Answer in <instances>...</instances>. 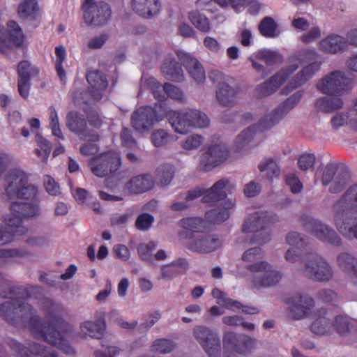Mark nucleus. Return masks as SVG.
Instances as JSON below:
<instances>
[{
    "mask_svg": "<svg viewBox=\"0 0 357 357\" xmlns=\"http://www.w3.org/2000/svg\"><path fill=\"white\" fill-rule=\"evenodd\" d=\"M39 290L36 286H13L0 273V297L10 299L0 305V317L8 324L20 328H24L29 320V328L33 337L48 342L66 354L75 355V349L64 336L71 329L62 318V305L50 298L44 299L43 307L49 321L47 324L46 321L33 314L31 305L24 303V300L31 298Z\"/></svg>",
    "mask_w": 357,
    "mask_h": 357,
    "instance_id": "nucleus-1",
    "label": "nucleus"
},
{
    "mask_svg": "<svg viewBox=\"0 0 357 357\" xmlns=\"http://www.w3.org/2000/svg\"><path fill=\"white\" fill-rule=\"evenodd\" d=\"M333 210L338 231L347 238H357V183L349 187Z\"/></svg>",
    "mask_w": 357,
    "mask_h": 357,
    "instance_id": "nucleus-2",
    "label": "nucleus"
},
{
    "mask_svg": "<svg viewBox=\"0 0 357 357\" xmlns=\"http://www.w3.org/2000/svg\"><path fill=\"white\" fill-rule=\"evenodd\" d=\"M303 95V91H298L289 97L268 116L259 121L257 124H253L241 132L235 139V147L237 151H241L251 142L257 131H264L271 128L278 123L287 113L298 104Z\"/></svg>",
    "mask_w": 357,
    "mask_h": 357,
    "instance_id": "nucleus-3",
    "label": "nucleus"
},
{
    "mask_svg": "<svg viewBox=\"0 0 357 357\" xmlns=\"http://www.w3.org/2000/svg\"><path fill=\"white\" fill-rule=\"evenodd\" d=\"M168 112L167 106L165 103H155L153 107H140L131 115V126L138 132H148L155 124L165 118L168 119Z\"/></svg>",
    "mask_w": 357,
    "mask_h": 357,
    "instance_id": "nucleus-4",
    "label": "nucleus"
},
{
    "mask_svg": "<svg viewBox=\"0 0 357 357\" xmlns=\"http://www.w3.org/2000/svg\"><path fill=\"white\" fill-rule=\"evenodd\" d=\"M278 221V216L272 212L257 211L250 214L242 226V231L245 233H255L252 242L264 244L268 242L271 237L268 229Z\"/></svg>",
    "mask_w": 357,
    "mask_h": 357,
    "instance_id": "nucleus-5",
    "label": "nucleus"
},
{
    "mask_svg": "<svg viewBox=\"0 0 357 357\" xmlns=\"http://www.w3.org/2000/svg\"><path fill=\"white\" fill-rule=\"evenodd\" d=\"M168 121L175 132L185 134L193 128H206L209 124L207 116L198 109L169 110Z\"/></svg>",
    "mask_w": 357,
    "mask_h": 357,
    "instance_id": "nucleus-6",
    "label": "nucleus"
},
{
    "mask_svg": "<svg viewBox=\"0 0 357 357\" xmlns=\"http://www.w3.org/2000/svg\"><path fill=\"white\" fill-rule=\"evenodd\" d=\"M7 183L5 190L10 199L19 198L35 199L38 195L36 186L29 183V177L24 172L18 169H11L6 176Z\"/></svg>",
    "mask_w": 357,
    "mask_h": 357,
    "instance_id": "nucleus-7",
    "label": "nucleus"
},
{
    "mask_svg": "<svg viewBox=\"0 0 357 357\" xmlns=\"http://www.w3.org/2000/svg\"><path fill=\"white\" fill-rule=\"evenodd\" d=\"M319 54L313 49H305L298 54V59L301 62H310L298 72L289 81L286 88L282 90V94H288L292 90L303 85L306 82L312 78L317 73L322 64L321 61H318Z\"/></svg>",
    "mask_w": 357,
    "mask_h": 357,
    "instance_id": "nucleus-8",
    "label": "nucleus"
},
{
    "mask_svg": "<svg viewBox=\"0 0 357 357\" xmlns=\"http://www.w3.org/2000/svg\"><path fill=\"white\" fill-rule=\"evenodd\" d=\"M10 215L4 222L10 228L15 227L16 233L22 235L27 232V228L22 225L24 218H32L39 214L40 207L37 204L15 202L10 204Z\"/></svg>",
    "mask_w": 357,
    "mask_h": 357,
    "instance_id": "nucleus-9",
    "label": "nucleus"
},
{
    "mask_svg": "<svg viewBox=\"0 0 357 357\" xmlns=\"http://www.w3.org/2000/svg\"><path fill=\"white\" fill-rule=\"evenodd\" d=\"M351 182L349 170L343 166L328 164L323 172L321 183L326 186L330 184L329 192L336 194L342 191Z\"/></svg>",
    "mask_w": 357,
    "mask_h": 357,
    "instance_id": "nucleus-10",
    "label": "nucleus"
},
{
    "mask_svg": "<svg viewBox=\"0 0 357 357\" xmlns=\"http://www.w3.org/2000/svg\"><path fill=\"white\" fill-rule=\"evenodd\" d=\"M179 237L186 239L185 246L194 252L209 253L220 248L222 244V239L217 235L195 236L192 233L181 231Z\"/></svg>",
    "mask_w": 357,
    "mask_h": 357,
    "instance_id": "nucleus-11",
    "label": "nucleus"
},
{
    "mask_svg": "<svg viewBox=\"0 0 357 357\" xmlns=\"http://www.w3.org/2000/svg\"><path fill=\"white\" fill-rule=\"evenodd\" d=\"M85 23L89 26H103L110 20L112 9L105 1L85 0L82 6Z\"/></svg>",
    "mask_w": 357,
    "mask_h": 357,
    "instance_id": "nucleus-12",
    "label": "nucleus"
},
{
    "mask_svg": "<svg viewBox=\"0 0 357 357\" xmlns=\"http://www.w3.org/2000/svg\"><path fill=\"white\" fill-rule=\"evenodd\" d=\"M300 222L307 232L312 234L320 241L333 245L339 246L341 245V238L335 231L318 220L303 214L300 218Z\"/></svg>",
    "mask_w": 357,
    "mask_h": 357,
    "instance_id": "nucleus-13",
    "label": "nucleus"
},
{
    "mask_svg": "<svg viewBox=\"0 0 357 357\" xmlns=\"http://www.w3.org/2000/svg\"><path fill=\"white\" fill-rule=\"evenodd\" d=\"M89 165L94 175L104 177L116 172L121 166V160L119 153L109 151L93 157Z\"/></svg>",
    "mask_w": 357,
    "mask_h": 357,
    "instance_id": "nucleus-14",
    "label": "nucleus"
},
{
    "mask_svg": "<svg viewBox=\"0 0 357 357\" xmlns=\"http://www.w3.org/2000/svg\"><path fill=\"white\" fill-rule=\"evenodd\" d=\"M350 79L340 70L333 71L319 80L317 89L328 96H341L350 89Z\"/></svg>",
    "mask_w": 357,
    "mask_h": 357,
    "instance_id": "nucleus-15",
    "label": "nucleus"
},
{
    "mask_svg": "<svg viewBox=\"0 0 357 357\" xmlns=\"http://www.w3.org/2000/svg\"><path fill=\"white\" fill-rule=\"evenodd\" d=\"M304 273L308 278L319 282H327L333 275L330 265L314 252L307 253Z\"/></svg>",
    "mask_w": 357,
    "mask_h": 357,
    "instance_id": "nucleus-16",
    "label": "nucleus"
},
{
    "mask_svg": "<svg viewBox=\"0 0 357 357\" xmlns=\"http://www.w3.org/2000/svg\"><path fill=\"white\" fill-rule=\"evenodd\" d=\"M304 273L308 278L319 282H327L333 275L330 265L314 252L307 253Z\"/></svg>",
    "mask_w": 357,
    "mask_h": 357,
    "instance_id": "nucleus-17",
    "label": "nucleus"
},
{
    "mask_svg": "<svg viewBox=\"0 0 357 357\" xmlns=\"http://www.w3.org/2000/svg\"><path fill=\"white\" fill-rule=\"evenodd\" d=\"M298 68V63H294L287 68H282L268 79L256 87L255 90V96L257 98H262L273 94Z\"/></svg>",
    "mask_w": 357,
    "mask_h": 357,
    "instance_id": "nucleus-18",
    "label": "nucleus"
},
{
    "mask_svg": "<svg viewBox=\"0 0 357 357\" xmlns=\"http://www.w3.org/2000/svg\"><path fill=\"white\" fill-rule=\"evenodd\" d=\"M228 183L227 179L222 178L215 183L211 188L206 190L199 187L196 188L188 191L185 199L191 201L203 195L202 199L203 203L209 206L215 205L218 202L226 198L227 194L225 189Z\"/></svg>",
    "mask_w": 357,
    "mask_h": 357,
    "instance_id": "nucleus-19",
    "label": "nucleus"
},
{
    "mask_svg": "<svg viewBox=\"0 0 357 357\" xmlns=\"http://www.w3.org/2000/svg\"><path fill=\"white\" fill-rule=\"evenodd\" d=\"M4 342L15 357H58L55 350L40 344L32 343L26 347L11 337H7Z\"/></svg>",
    "mask_w": 357,
    "mask_h": 357,
    "instance_id": "nucleus-20",
    "label": "nucleus"
},
{
    "mask_svg": "<svg viewBox=\"0 0 357 357\" xmlns=\"http://www.w3.org/2000/svg\"><path fill=\"white\" fill-rule=\"evenodd\" d=\"M229 150L222 143L209 146L202 154L199 169L204 172H210L223 163L229 157Z\"/></svg>",
    "mask_w": 357,
    "mask_h": 357,
    "instance_id": "nucleus-21",
    "label": "nucleus"
},
{
    "mask_svg": "<svg viewBox=\"0 0 357 357\" xmlns=\"http://www.w3.org/2000/svg\"><path fill=\"white\" fill-rule=\"evenodd\" d=\"M193 335L209 357H220V339L215 333L206 326H197Z\"/></svg>",
    "mask_w": 357,
    "mask_h": 357,
    "instance_id": "nucleus-22",
    "label": "nucleus"
},
{
    "mask_svg": "<svg viewBox=\"0 0 357 357\" xmlns=\"http://www.w3.org/2000/svg\"><path fill=\"white\" fill-rule=\"evenodd\" d=\"M246 268L252 273H261L260 279H254L255 288L268 287L275 285L282 278L280 272L273 270L272 266L266 261H261L249 264Z\"/></svg>",
    "mask_w": 357,
    "mask_h": 357,
    "instance_id": "nucleus-23",
    "label": "nucleus"
},
{
    "mask_svg": "<svg viewBox=\"0 0 357 357\" xmlns=\"http://www.w3.org/2000/svg\"><path fill=\"white\" fill-rule=\"evenodd\" d=\"M66 126L73 132L82 137H91L93 141H98L100 135L98 132L91 130L87 127V121L82 114L77 111H70L66 116Z\"/></svg>",
    "mask_w": 357,
    "mask_h": 357,
    "instance_id": "nucleus-24",
    "label": "nucleus"
},
{
    "mask_svg": "<svg viewBox=\"0 0 357 357\" xmlns=\"http://www.w3.org/2000/svg\"><path fill=\"white\" fill-rule=\"evenodd\" d=\"M290 314L295 319L307 317L314 307V300L309 296L296 294L286 299Z\"/></svg>",
    "mask_w": 357,
    "mask_h": 357,
    "instance_id": "nucleus-25",
    "label": "nucleus"
},
{
    "mask_svg": "<svg viewBox=\"0 0 357 357\" xmlns=\"http://www.w3.org/2000/svg\"><path fill=\"white\" fill-rule=\"evenodd\" d=\"M255 340L244 334H236L227 332L223 337L225 349L238 354H245L250 351L255 345Z\"/></svg>",
    "mask_w": 357,
    "mask_h": 357,
    "instance_id": "nucleus-26",
    "label": "nucleus"
},
{
    "mask_svg": "<svg viewBox=\"0 0 357 357\" xmlns=\"http://www.w3.org/2000/svg\"><path fill=\"white\" fill-rule=\"evenodd\" d=\"M39 72V69L37 67L31 66L28 61H22L18 64V91L24 98H28L29 95L31 78L37 76Z\"/></svg>",
    "mask_w": 357,
    "mask_h": 357,
    "instance_id": "nucleus-27",
    "label": "nucleus"
},
{
    "mask_svg": "<svg viewBox=\"0 0 357 357\" xmlns=\"http://www.w3.org/2000/svg\"><path fill=\"white\" fill-rule=\"evenodd\" d=\"M176 56L188 74L195 82L198 84L204 82L206 78L204 69L195 57L181 50L176 51Z\"/></svg>",
    "mask_w": 357,
    "mask_h": 357,
    "instance_id": "nucleus-28",
    "label": "nucleus"
},
{
    "mask_svg": "<svg viewBox=\"0 0 357 357\" xmlns=\"http://www.w3.org/2000/svg\"><path fill=\"white\" fill-rule=\"evenodd\" d=\"M9 39L0 36V52L6 54L12 47H20L24 43V34L20 26L15 21H9L7 23Z\"/></svg>",
    "mask_w": 357,
    "mask_h": 357,
    "instance_id": "nucleus-29",
    "label": "nucleus"
},
{
    "mask_svg": "<svg viewBox=\"0 0 357 357\" xmlns=\"http://www.w3.org/2000/svg\"><path fill=\"white\" fill-rule=\"evenodd\" d=\"M130 5L136 15L147 20L158 15L161 10L160 0H131Z\"/></svg>",
    "mask_w": 357,
    "mask_h": 357,
    "instance_id": "nucleus-30",
    "label": "nucleus"
},
{
    "mask_svg": "<svg viewBox=\"0 0 357 357\" xmlns=\"http://www.w3.org/2000/svg\"><path fill=\"white\" fill-rule=\"evenodd\" d=\"M155 181L149 174H141L132 177L124 185V190L130 195L142 194L151 190Z\"/></svg>",
    "mask_w": 357,
    "mask_h": 357,
    "instance_id": "nucleus-31",
    "label": "nucleus"
},
{
    "mask_svg": "<svg viewBox=\"0 0 357 357\" xmlns=\"http://www.w3.org/2000/svg\"><path fill=\"white\" fill-rule=\"evenodd\" d=\"M86 80L90 85L89 92L91 96L96 100H101L103 91L108 86L106 76L98 70H93L86 75Z\"/></svg>",
    "mask_w": 357,
    "mask_h": 357,
    "instance_id": "nucleus-32",
    "label": "nucleus"
},
{
    "mask_svg": "<svg viewBox=\"0 0 357 357\" xmlns=\"http://www.w3.org/2000/svg\"><path fill=\"white\" fill-rule=\"evenodd\" d=\"M286 242L291 246L285 253V259L287 261L294 263L300 259L302 255L301 250H306L307 245L300 234L297 232H290L286 237Z\"/></svg>",
    "mask_w": 357,
    "mask_h": 357,
    "instance_id": "nucleus-33",
    "label": "nucleus"
},
{
    "mask_svg": "<svg viewBox=\"0 0 357 357\" xmlns=\"http://www.w3.org/2000/svg\"><path fill=\"white\" fill-rule=\"evenodd\" d=\"M216 98L223 107L234 106L238 99L239 89L232 88L225 82H218L216 86Z\"/></svg>",
    "mask_w": 357,
    "mask_h": 357,
    "instance_id": "nucleus-34",
    "label": "nucleus"
},
{
    "mask_svg": "<svg viewBox=\"0 0 357 357\" xmlns=\"http://www.w3.org/2000/svg\"><path fill=\"white\" fill-rule=\"evenodd\" d=\"M161 71L164 77L170 81L181 82L183 79L182 67L172 55L167 56L164 60Z\"/></svg>",
    "mask_w": 357,
    "mask_h": 357,
    "instance_id": "nucleus-35",
    "label": "nucleus"
},
{
    "mask_svg": "<svg viewBox=\"0 0 357 357\" xmlns=\"http://www.w3.org/2000/svg\"><path fill=\"white\" fill-rule=\"evenodd\" d=\"M231 200H226L221 206L207 211L205 214L206 219L214 224L222 223L230 216V210L234 207Z\"/></svg>",
    "mask_w": 357,
    "mask_h": 357,
    "instance_id": "nucleus-36",
    "label": "nucleus"
},
{
    "mask_svg": "<svg viewBox=\"0 0 357 357\" xmlns=\"http://www.w3.org/2000/svg\"><path fill=\"white\" fill-rule=\"evenodd\" d=\"M80 329L86 335H89L96 339H101L103 337L106 329L105 318L102 317L95 321H84L80 325Z\"/></svg>",
    "mask_w": 357,
    "mask_h": 357,
    "instance_id": "nucleus-37",
    "label": "nucleus"
},
{
    "mask_svg": "<svg viewBox=\"0 0 357 357\" xmlns=\"http://www.w3.org/2000/svg\"><path fill=\"white\" fill-rule=\"evenodd\" d=\"M320 50L331 54H336L347 46V41L338 35L328 36L319 43Z\"/></svg>",
    "mask_w": 357,
    "mask_h": 357,
    "instance_id": "nucleus-38",
    "label": "nucleus"
},
{
    "mask_svg": "<svg viewBox=\"0 0 357 357\" xmlns=\"http://www.w3.org/2000/svg\"><path fill=\"white\" fill-rule=\"evenodd\" d=\"M356 111L354 109H352L345 114H336L331 121L332 127L334 129H337L338 128L346 125L349 126L354 131H356L357 119L356 118Z\"/></svg>",
    "mask_w": 357,
    "mask_h": 357,
    "instance_id": "nucleus-39",
    "label": "nucleus"
},
{
    "mask_svg": "<svg viewBox=\"0 0 357 357\" xmlns=\"http://www.w3.org/2000/svg\"><path fill=\"white\" fill-rule=\"evenodd\" d=\"M255 57L258 60L264 61L268 66L280 65L284 61V57L279 52L269 49L258 50Z\"/></svg>",
    "mask_w": 357,
    "mask_h": 357,
    "instance_id": "nucleus-40",
    "label": "nucleus"
},
{
    "mask_svg": "<svg viewBox=\"0 0 357 357\" xmlns=\"http://www.w3.org/2000/svg\"><path fill=\"white\" fill-rule=\"evenodd\" d=\"M337 263L340 268L349 277L357 276V260L354 256L347 252L342 253L337 257Z\"/></svg>",
    "mask_w": 357,
    "mask_h": 357,
    "instance_id": "nucleus-41",
    "label": "nucleus"
},
{
    "mask_svg": "<svg viewBox=\"0 0 357 357\" xmlns=\"http://www.w3.org/2000/svg\"><path fill=\"white\" fill-rule=\"evenodd\" d=\"M174 167L169 163L159 165L155 171V178L161 186L168 185L174 176Z\"/></svg>",
    "mask_w": 357,
    "mask_h": 357,
    "instance_id": "nucleus-42",
    "label": "nucleus"
},
{
    "mask_svg": "<svg viewBox=\"0 0 357 357\" xmlns=\"http://www.w3.org/2000/svg\"><path fill=\"white\" fill-rule=\"evenodd\" d=\"M343 105L341 98L337 97L328 98L322 97L317 100L315 107L326 113L333 112L340 109Z\"/></svg>",
    "mask_w": 357,
    "mask_h": 357,
    "instance_id": "nucleus-43",
    "label": "nucleus"
},
{
    "mask_svg": "<svg viewBox=\"0 0 357 357\" xmlns=\"http://www.w3.org/2000/svg\"><path fill=\"white\" fill-rule=\"evenodd\" d=\"M179 226L189 233H200L206 228V222L204 219L197 217L184 218L179 221Z\"/></svg>",
    "mask_w": 357,
    "mask_h": 357,
    "instance_id": "nucleus-44",
    "label": "nucleus"
},
{
    "mask_svg": "<svg viewBox=\"0 0 357 357\" xmlns=\"http://www.w3.org/2000/svg\"><path fill=\"white\" fill-rule=\"evenodd\" d=\"M319 314L325 315L326 311L321 309L319 311ZM331 323L325 316L319 317L316 319L311 325V331L313 333L319 335H326L331 328Z\"/></svg>",
    "mask_w": 357,
    "mask_h": 357,
    "instance_id": "nucleus-45",
    "label": "nucleus"
},
{
    "mask_svg": "<svg viewBox=\"0 0 357 357\" xmlns=\"http://www.w3.org/2000/svg\"><path fill=\"white\" fill-rule=\"evenodd\" d=\"M190 22L199 31L208 33L211 30V24L208 17L204 15L201 14L197 10H192L189 13L188 15Z\"/></svg>",
    "mask_w": 357,
    "mask_h": 357,
    "instance_id": "nucleus-46",
    "label": "nucleus"
},
{
    "mask_svg": "<svg viewBox=\"0 0 357 357\" xmlns=\"http://www.w3.org/2000/svg\"><path fill=\"white\" fill-rule=\"evenodd\" d=\"M55 70L62 84L66 82V74L63 68V63L66 60V51L63 46H57L55 47Z\"/></svg>",
    "mask_w": 357,
    "mask_h": 357,
    "instance_id": "nucleus-47",
    "label": "nucleus"
},
{
    "mask_svg": "<svg viewBox=\"0 0 357 357\" xmlns=\"http://www.w3.org/2000/svg\"><path fill=\"white\" fill-rule=\"evenodd\" d=\"M37 148L35 149V154L41 158L43 162H47L52 151L50 142L45 139L41 135L36 134L35 136Z\"/></svg>",
    "mask_w": 357,
    "mask_h": 357,
    "instance_id": "nucleus-48",
    "label": "nucleus"
},
{
    "mask_svg": "<svg viewBox=\"0 0 357 357\" xmlns=\"http://www.w3.org/2000/svg\"><path fill=\"white\" fill-rule=\"evenodd\" d=\"M278 29V24L271 17H265L260 22L258 29L261 36L265 38H274Z\"/></svg>",
    "mask_w": 357,
    "mask_h": 357,
    "instance_id": "nucleus-49",
    "label": "nucleus"
},
{
    "mask_svg": "<svg viewBox=\"0 0 357 357\" xmlns=\"http://www.w3.org/2000/svg\"><path fill=\"white\" fill-rule=\"evenodd\" d=\"M38 10L36 0H24L18 7V13L22 18L34 19Z\"/></svg>",
    "mask_w": 357,
    "mask_h": 357,
    "instance_id": "nucleus-50",
    "label": "nucleus"
},
{
    "mask_svg": "<svg viewBox=\"0 0 357 357\" xmlns=\"http://www.w3.org/2000/svg\"><path fill=\"white\" fill-rule=\"evenodd\" d=\"M333 326L337 333L346 335L354 328L353 320L347 315H339L335 319Z\"/></svg>",
    "mask_w": 357,
    "mask_h": 357,
    "instance_id": "nucleus-51",
    "label": "nucleus"
},
{
    "mask_svg": "<svg viewBox=\"0 0 357 357\" xmlns=\"http://www.w3.org/2000/svg\"><path fill=\"white\" fill-rule=\"evenodd\" d=\"M222 301L224 305L229 310H235L236 309H242L243 313L248 314H256L259 313L258 308L252 306L243 305L239 301L229 298H225Z\"/></svg>",
    "mask_w": 357,
    "mask_h": 357,
    "instance_id": "nucleus-52",
    "label": "nucleus"
},
{
    "mask_svg": "<svg viewBox=\"0 0 357 357\" xmlns=\"http://www.w3.org/2000/svg\"><path fill=\"white\" fill-rule=\"evenodd\" d=\"M258 168L261 172H266V176L268 179L277 178L280 175V169L272 158L267 160L265 163L260 164Z\"/></svg>",
    "mask_w": 357,
    "mask_h": 357,
    "instance_id": "nucleus-53",
    "label": "nucleus"
},
{
    "mask_svg": "<svg viewBox=\"0 0 357 357\" xmlns=\"http://www.w3.org/2000/svg\"><path fill=\"white\" fill-rule=\"evenodd\" d=\"M50 128L52 130V135L63 139V135L59 126L57 112L54 106L50 107Z\"/></svg>",
    "mask_w": 357,
    "mask_h": 357,
    "instance_id": "nucleus-54",
    "label": "nucleus"
},
{
    "mask_svg": "<svg viewBox=\"0 0 357 357\" xmlns=\"http://www.w3.org/2000/svg\"><path fill=\"white\" fill-rule=\"evenodd\" d=\"M174 347V344L172 341L167 339H158L153 342L151 350L161 354H167L171 352Z\"/></svg>",
    "mask_w": 357,
    "mask_h": 357,
    "instance_id": "nucleus-55",
    "label": "nucleus"
},
{
    "mask_svg": "<svg viewBox=\"0 0 357 357\" xmlns=\"http://www.w3.org/2000/svg\"><path fill=\"white\" fill-rule=\"evenodd\" d=\"M169 134L163 129L155 130L151 135V139L155 147H160L167 144Z\"/></svg>",
    "mask_w": 357,
    "mask_h": 357,
    "instance_id": "nucleus-56",
    "label": "nucleus"
},
{
    "mask_svg": "<svg viewBox=\"0 0 357 357\" xmlns=\"http://www.w3.org/2000/svg\"><path fill=\"white\" fill-rule=\"evenodd\" d=\"M157 244L154 241H149L146 244H139L137 247V252L141 259L149 261L152 257V252L156 248Z\"/></svg>",
    "mask_w": 357,
    "mask_h": 357,
    "instance_id": "nucleus-57",
    "label": "nucleus"
},
{
    "mask_svg": "<svg viewBox=\"0 0 357 357\" xmlns=\"http://www.w3.org/2000/svg\"><path fill=\"white\" fill-rule=\"evenodd\" d=\"M165 89L167 97L181 103L185 102V98L183 92L177 86L169 83H165Z\"/></svg>",
    "mask_w": 357,
    "mask_h": 357,
    "instance_id": "nucleus-58",
    "label": "nucleus"
},
{
    "mask_svg": "<svg viewBox=\"0 0 357 357\" xmlns=\"http://www.w3.org/2000/svg\"><path fill=\"white\" fill-rule=\"evenodd\" d=\"M154 221L153 216L149 213L140 214L135 221V227L141 231L148 230Z\"/></svg>",
    "mask_w": 357,
    "mask_h": 357,
    "instance_id": "nucleus-59",
    "label": "nucleus"
},
{
    "mask_svg": "<svg viewBox=\"0 0 357 357\" xmlns=\"http://www.w3.org/2000/svg\"><path fill=\"white\" fill-rule=\"evenodd\" d=\"M203 137L199 135H191L183 142L182 147L185 150H194L198 149L202 144Z\"/></svg>",
    "mask_w": 357,
    "mask_h": 357,
    "instance_id": "nucleus-60",
    "label": "nucleus"
},
{
    "mask_svg": "<svg viewBox=\"0 0 357 357\" xmlns=\"http://www.w3.org/2000/svg\"><path fill=\"white\" fill-rule=\"evenodd\" d=\"M316 157L312 153H304L301 155L298 160V166L300 169L306 171L314 167Z\"/></svg>",
    "mask_w": 357,
    "mask_h": 357,
    "instance_id": "nucleus-61",
    "label": "nucleus"
},
{
    "mask_svg": "<svg viewBox=\"0 0 357 357\" xmlns=\"http://www.w3.org/2000/svg\"><path fill=\"white\" fill-rule=\"evenodd\" d=\"M6 227L4 229H0V245H5L11 242L14 236H22L21 234L16 233V228L11 227L6 223Z\"/></svg>",
    "mask_w": 357,
    "mask_h": 357,
    "instance_id": "nucleus-62",
    "label": "nucleus"
},
{
    "mask_svg": "<svg viewBox=\"0 0 357 357\" xmlns=\"http://www.w3.org/2000/svg\"><path fill=\"white\" fill-rule=\"evenodd\" d=\"M286 184L289 186L291 192L294 194L301 192L303 186L298 177L294 174H287L285 177Z\"/></svg>",
    "mask_w": 357,
    "mask_h": 357,
    "instance_id": "nucleus-63",
    "label": "nucleus"
},
{
    "mask_svg": "<svg viewBox=\"0 0 357 357\" xmlns=\"http://www.w3.org/2000/svg\"><path fill=\"white\" fill-rule=\"evenodd\" d=\"M264 257V252L261 248H252L246 250L243 256L242 259L244 261L253 262L261 259Z\"/></svg>",
    "mask_w": 357,
    "mask_h": 357,
    "instance_id": "nucleus-64",
    "label": "nucleus"
}]
</instances>
